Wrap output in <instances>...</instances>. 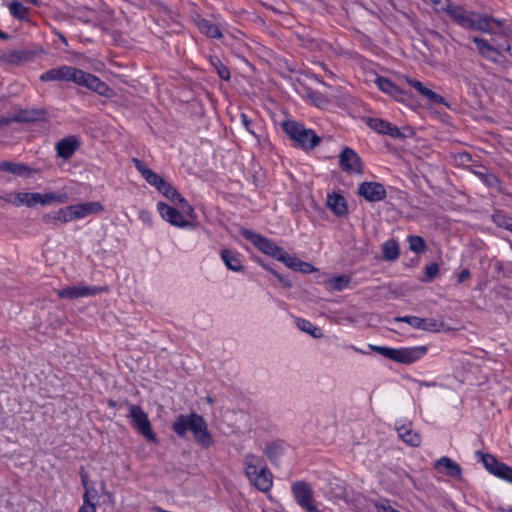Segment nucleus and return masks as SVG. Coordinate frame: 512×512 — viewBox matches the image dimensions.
Instances as JSON below:
<instances>
[{"label": "nucleus", "mask_w": 512, "mask_h": 512, "mask_svg": "<svg viewBox=\"0 0 512 512\" xmlns=\"http://www.w3.org/2000/svg\"><path fill=\"white\" fill-rule=\"evenodd\" d=\"M277 260L283 262L288 268H290V269H292L294 271L297 270V267H298V265L300 263V259H298L295 256H291V255L287 254L283 250L279 254Z\"/></svg>", "instance_id": "nucleus-46"}, {"label": "nucleus", "mask_w": 512, "mask_h": 512, "mask_svg": "<svg viewBox=\"0 0 512 512\" xmlns=\"http://www.w3.org/2000/svg\"><path fill=\"white\" fill-rule=\"evenodd\" d=\"M73 207L76 219H81L91 214H98L103 211V206L100 202L79 203L74 204Z\"/></svg>", "instance_id": "nucleus-30"}, {"label": "nucleus", "mask_w": 512, "mask_h": 512, "mask_svg": "<svg viewBox=\"0 0 512 512\" xmlns=\"http://www.w3.org/2000/svg\"><path fill=\"white\" fill-rule=\"evenodd\" d=\"M375 83L381 91L387 94H390L392 96H398L402 94L401 89L398 86H396L392 81L385 77H377Z\"/></svg>", "instance_id": "nucleus-41"}, {"label": "nucleus", "mask_w": 512, "mask_h": 512, "mask_svg": "<svg viewBox=\"0 0 512 512\" xmlns=\"http://www.w3.org/2000/svg\"><path fill=\"white\" fill-rule=\"evenodd\" d=\"M241 123L242 125L245 127V129L250 133L252 134L253 136L256 137V133L255 131L251 128V125H252V121L248 118V116L244 113H241Z\"/></svg>", "instance_id": "nucleus-51"}, {"label": "nucleus", "mask_w": 512, "mask_h": 512, "mask_svg": "<svg viewBox=\"0 0 512 512\" xmlns=\"http://www.w3.org/2000/svg\"><path fill=\"white\" fill-rule=\"evenodd\" d=\"M434 468L454 478H460L462 474L460 465L447 456L439 458L434 463Z\"/></svg>", "instance_id": "nucleus-24"}, {"label": "nucleus", "mask_w": 512, "mask_h": 512, "mask_svg": "<svg viewBox=\"0 0 512 512\" xmlns=\"http://www.w3.org/2000/svg\"><path fill=\"white\" fill-rule=\"evenodd\" d=\"M327 205L338 216L347 214L346 200L340 194H329L327 197Z\"/></svg>", "instance_id": "nucleus-33"}, {"label": "nucleus", "mask_w": 512, "mask_h": 512, "mask_svg": "<svg viewBox=\"0 0 512 512\" xmlns=\"http://www.w3.org/2000/svg\"><path fill=\"white\" fill-rule=\"evenodd\" d=\"M370 349L390 360L411 364L426 355L428 348L426 346H415L406 348H389L384 346L370 345Z\"/></svg>", "instance_id": "nucleus-1"}, {"label": "nucleus", "mask_w": 512, "mask_h": 512, "mask_svg": "<svg viewBox=\"0 0 512 512\" xmlns=\"http://www.w3.org/2000/svg\"><path fill=\"white\" fill-rule=\"evenodd\" d=\"M485 468L496 477L512 483V467L499 462L493 455L480 453Z\"/></svg>", "instance_id": "nucleus-8"}, {"label": "nucleus", "mask_w": 512, "mask_h": 512, "mask_svg": "<svg viewBox=\"0 0 512 512\" xmlns=\"http://www.w3.org/2000/svg\"><path fill=\"white\" fill-rule=\"evenodd\" d=\"M399 438L412 447H418L421 444V436L414 431L411 422H406L396 426Z\"/></svg>", "instance_id": "nucleus-23"}, {"label": "nucleus", "mask_w": 512, "mask_h": 512, "mask_svg": "<svg viewBox=\"0 0 512 512\" xmlns=\"http://www.w3.org/2000/svg\"><path fill=\"white\" fill-rule=\"evenodd\" d=\"M244 466L245 475L251 484L254 482V477L260 476L261 468H267L264 459L254 454H247L244 457Z\"/></svg>", "instance_id": "nucleus-21"}, {"label": "nucleus", "mask_w": 512, "mask_h": 512, "mask_svg": "<svg viewBox=\"0 0 512 512\" xmlns=\"http://www.w3.org/2000/svg\"><path fill=\"white\" fill-rule=\"evenodd\" d=\"M409 248L416 254L424 253L427 250V245L425 240L418 235H410L407 238Z\"/></svg>", "instance_id": "nucleus-42"}, {"label": "nucleus", "mask_w": 512, "mask_h": 512, "mask_svg": "<svg viewBox=\"0 0 512 512\" xmlns=\"http://www.w3.org/2000/svg\"><path fill=\"white\" fill-rule=\"evenodd\" d=\"M501 24V21L493 17L473 11L467 29L478 30L489 34H495L501 28Z\"/></svg>", "instance_id": "nucleus-7"}, {"label": "nucleus", "mask_w": 512, "mask_h": 512, "mask_svg": "<svg viewBox=\"0 0 512 512\" xmlns=\"http://www.w3.org/2000/svg\"><path fill=\"white\" fill-rule=\"evenodd\" d=\"M252 485L261 492H269L273 486V476L269 469L261 468L260 476L254 477Z\"/></svg>", "instance_id": "nucleus-32"}, {"label": "nucleus", "mask_w": 512, "mask_h": 512, "mask_svg": "<svg viewBox=\"0 0 512 512\" xmlns=\"http://www.w3.org/2000/svg\"><path fill=\"white\" fill-rule=\"evenodd\" d=\"M436 10L445 12L455 23L463 28H468L473 12L467 11L464 7L450 0H444V5H442L441 8H436Z\"/></svg>", "instance_id": "nucleus-9"}, {"label": "nucleus", "mask_w": 512, "mask_h": 512, "mask_svg": "<svg viewBox=\"0 0 512 512\" xmlns=\"http://www.w3.org/2000/svg\"><path fill=\"white\" fill-rule=\"evenodd\" d=\"M157 210L161 217L173 226L179 228H186L192 226L191 222L185 219L183 213L169 206L166 203L159 202L157 204Z\"/></svg>", "instance_id": "nucleus-14"}, {"label": "nucleus", "mask_w": 512, "mask_h": 512, "mask_svg": "<svg viewBox=\"0 0 512 512\" xmlns=\"http://www.w3.org/2000/svg\"><path fill=\"white\" fill-rule=\"evenodd\" d=\"M382 255L386 261H394L400 255L399 244L395 239H389L382 244Z\"/></svg>", "instance_id": "nucleus-36"}, {"label": "nucleus", "mask_w": 512, "mask_h": 512, "mask_svg": "<svg viewBox=\"0 0 512 512\" xmlns=\"http://www.w3.org/2000/svg\"><path fill=\"white\" fill-rule=\"evenodd\" d=\"M395 320L398 322H405L416 329L430 332H438L443 326L442 323H438L436 320L420 318L417 316H402L397 317Z\"/></svg>", "instance_id": "nucleus-17"}, {"label": "nucleus", "mask_w": 512, "mask_h": 512, "mask_svg": "<svg viewBox=\"0 0 512 512\" xmlns=\"http://www.w3.org/2000/svg\"><path fill=\"white\" fill-rule=\"evenodd\" d=\"M218 75L223 80H228L230 78V72L227 67H225L223 64H219L217 67Z\"/></svg>", "instance_id": "nucleus-53"}, {"label": "nucleus", "mask_w": 512, "mask_h": 512, "mask_svg": "<svg viewBox=\"0 0 512 512\" xmlns=\"http://www.w3.org/2000/svg\"><path fill=\"white\" fill-rule=\"evenodd\" d=\"M190 431L193 433L196 442L203 448H209L214 444L213 436L209 432L207 423L202 416L194 417Z\"/></svg>", "instance_id": "nucleus-13"}, {"label": "nucleus", "mask_w": 512, "mask_h": 512, "mask_svg": "<svg viewBox=\"0 0 512 512\" xmlns=\"http://www.w3.org/2000/svg\"><path fill=\"white\" fill-rule=\"evenodd\" d=\"M405 80L411 87L417 90L421 96H423L430 102L435 104H443L445 106L448 105L446 100L441 95H438L431 89L425 87L420 81L410 78H405Z\"/></svg>", "instance_id": "nucleus-26"}, {"label": "nucleus", "mask_w": 512, "mask_h": 512, "mask_svg": "<svg viewBox=\"0 0 512 512\" xmlns=\"http://www.w3.org/2000/svg\"><path fill=\"white\" fill-rule=\"evenodd\" d=\"M81 481L84 486V488L88 487V475L86 473H81Z\"/></svg>", "instance_id": "nucleus-59"}, {"label": "nucleus", "mask_w": 512, "mask_h": 512, "mask_svg": "<svg viewBox=\"0 0 512 512\" xmlns=\"http://www.w3.org/2000/svg\"><path fill=\"white\" fill-rule=\"evenodd\" d=\"M470 277V272L465 269V270H462L458 276V281L459 282H463L465 281L466 279H468Z\"/></svg>", "instance_id": "nucleus-58"}, {"label": "nucleus", "mask_w": 512, "mask_h": 512, "mask_svg": "<svg viewBox=\"0 0 512 512\" xmlns=\"http://www.w3.org/2000/svg\"><path fill=\"white\" fill-rule=\"evenodd\" d=\"M241 235L249 240L253 245L260 250L262 253L269 255L274 258H278L282 251V248L278 246L274 241L248 229H242Z\"/></svg>", "instance_id": "nucleus-5"}, {"label": "nucleus", "mask_w": 512, "mask_h": 512, "mask_svg": "<svg viewBox=\"0 0 512 512\" xmlns=\"http://www.w3.org/2000/svg\"><path fill=\"white\" fill-rule=\"evenodd\" d=\"M133 162L135 164V167L137 168V170L141 173V175L143 177L146 175L145 171H150L151 170V169L147 168L144 165V163L141 160H139V159L134 158Z\"/></svg>", "instance_id": "nucleus-54"}, {"label": "nucleus", "mask_w": 512, "mask_h": 512, "mask_svg": "<svg viewBox=\"0 0 512 512\" xmlns=\"http://www.w3.org/2000/svg\"><path fill=\"white\" fill-rule=\"evenodd\" d=\"M78 512H96V506L94 503L85 504L84 502Z\"/></svg>", "instance_id": "nucleus-55"}, {"label": "nucleus", "mask_w": 512, "mask_h": 512, "mask_svg": "<svg viewBox=\"0 0 512 512\" xmlns=\"http://www.w3.org/2000/svg\"><path fill=\"white\" fill-rule=\"evenodd\" d=\"M197 416L198 414L196 413H191L189 415H179L173 423V431L180 437L185 436L187 431L191 430L194 417Z\"/></svg>", "instance_id": "nucleus-29"}, {"label": "nucleus", "mask_w": 512, "mask_h": 512, "mask_svg": "<svg viewBox=\"0 0 512 512\" xmlns=\"http://www.w3.org/2000/svg\"><path fill=\"white\" fill-rule=\"evenodd\" d=\"M283 129L303 149H312L320 142V138L312 129H307L296 121L284 122Z\"/></svg>", "instance_id": "nucleus-2"}, {"label": "nucleus", "mask_w": 512, "mask_h": 512, "mask_svg": "<svg viewBox=\"0 0 512 512\" xmlns=\"http://www.w3.org/2000/svg\"><path fill=\"white\" fill-rule=\"evenodd\" d=\"M108 405L112 408L116 407V401L114 400H108Z\"/></svg>", "instance_id": "nucleus-63"}, {"label": "nucleus", "mask_w": 512, "mask_h": 512, "mask_svg": "<svg viewBox=\"0 0 512 512\" xmlns=\"http://www.w3.org/2000/svg\"><path fill=\"white\" fill-rule=\"evenodd\" d=\"M103 291H106L105 288L96 287V286H88L85 284H79L76 286L66 287L60 290H57V295L63 299H78L83 297L94 296Z\"/></svg>", "instance_id": "nucleus-10"}, {"label": "nucleus", "mask_w": 512, "mask_h": 512, "mask_svg": "<svg viewBox=\"0 0 512 512\" xmlns=\"http://www.w3.org/2000/svg\"><path fill=\"white\" fill-rule=\"evenodd\" d=\"M221 258L228 269L236 272L242 270L243 266L238 253L233 252L229 249H223L221 251Z\"/></svg>", "instance_id": "nucleus-34"}, {"label": "nucleus", "mask_w": 512, "mask_h": 512, "mask_svg": "<svg viewBox=\"0 0 512 512\" xmlns=\"http://www.w3.org/2000/svg\"><path fill=\"white\" fill-rule=\"evenodd\" d=\"M506 229L510 232H512V220H509L506 225H505Z\"/></svg>", "instance_id": "nucleus-62"}, {"label": "nucleus", "mask_w": 512, "mask_h": 512, "mask_svg": "<svg viewBox=\"0 0 512 512\" xmlns=\"http://www.w3.org/2000/svg\"><path fill=\"white\" fill-rule=\"evenodd\" d=\"M405 80L411 87L417 90L421 96H423L430 102L435 104H443L445 106L448 105L446 100L441 95H438L431 89L425 87L420 81L410 78H405Z\"/></svg>", "instance_id": "nucleus-27"}, {"label": "nucleus", "mask_w": 512, "mask_h": 512, "mask_svg": "<svg viewBox=\"0 0 512 512\" xmlns=\"http://www.w3.org/2000/svg\"><path fill=\"white\" fill-rule=\"evenodd\" d=\"M341 169L349 174H361L363 166L359 155L351 148H344L339 155Z\"/></svg>", "instance_id": "nucleus-12"}, {"label": "nucleus", "mask_w": 512, "mask_h": 512, "mask_svg": "<svg viewBox=\"0 0 512 512\" xmlns=\"http://www.w3.org/2000/svg\"><path fill=\"white\" fill-rule=\"evenodd\" d=\"M291 493L295 502L305 512H323L318 507L314 497V490L308 482L304 480L294 482L291 485Z\"/></svg>", "instance_id": "nucleus-3"}, {"label": "nucleus", "mask_w": 512, "mask_h": 512, "mask_svg": "<svg viewBox=\"0 0 512 512\" xmlns=\"http://www.w3.org/2000/svg\"><path fill=\"white\" fill-rule=\"evenodd\" d=\"M351 282V277L348 275H339L329 277L324 281V284L329 290L342 291L347 288Z\"/></svg>", "instance_id": "nucleus-35"}, {"label": "nucleus", "mask_w": 512, "mask_h": 512, "mask_svg": "<svg viewBox=\"0 0 512 512\" xmlns=\"http://www.w3.org/2000/svg\"><path fill=\"white\" fill-rule=\"evenodd\" d=\"M472 41L476 44L479 53L488 60H495L492 54H500L502 51H508L510 49L509 44H500L495 47L488 43L487 40L479 37H473Z\"/></svg>", "instance_id": "nucleus-20"}, {"label": "nucleus", "mask_w": 512, "mask_h": 512, "mask_svg": "<svg viewBox=\"0 0 512 512\" xmlns=\"http://www.w3.org/2000/svg\"><path fill=\"white\" fill-rule=\"evenodd\" d=\"M297 327L310 335H312L315 338H319L322 336V333L318 327L313 325L310 321L298 318L296 320Z\"/></svg>", "instance_id": "nucleus-43"}, {"label": "nucleus", "mask_w": 512, "mask_h": 512, "mask_svg": "<svg viewBox=\"0 0 512 512\" xmlns=\"http://www.w3.org/2000/svg\"><path fill=\"white\" fill-rule=\"evenodd\" d=\"M80 147V141L76 136H68L61 139L56 144V152L57 156L67 160L72 157V155L77 151Z\"/></svg>", "instance_id": "nucleus-22"}, {"label": "nucleus", "mask_w": 512, "mask_h": 512, "mask_svg": "<svg viewBox=\"0 0 512 512\" xmlns=\"http://www.w3.org/2000/svg\"><path fill=\"white\" fill-rule=\"evenodd\" d=\"M15 122H37L45 120V111L38 109H25L14 115Z\"/></svg>", "instance_id": "nucleus-31"}, {"label": "nucleus", "mask_w": 512, "mask_h": 512, "mask_svg": "<svg viewBox=\"0 0 512 512\" xmlns=\"http://www.w3.org/2000/svg\"><path fill=\"white\" fill-rule=\"evenodd\" d=\"M366 124L372 130L380 134L389 135L393 138H400L403 136L398 127L380 118H367Z\"/></svg>", "instance_id": "nucleus-19"}, {"label": "nucleus", "mask_w": 512, "mask_h": 512, "mask_svg": "<svg viewBox=\"0 0 512 512\" xmlns=\"http://www.w3.org/2000/svg\"><path fill=\"white\" fill-rule=\"evenodd\" d=\"M296 271H300L303 273H311V272L315 271V268L310 263L300 260V263H299Z\"/></svg>", "instance_id": "nucleus-52"}, {"label": "nucleus", "mask_w": 512, "mask_h": 512, "mask_svg": "<svg viewBox=\"0 0 512 512\" xmlns=\"http://www.w3.org/2000/svg\"><path fill=\"white\" fill-rule=\"evenodd\" d=\"M68 200L66 193L45 192L41 193L40 205L63 204Z\"/></svg>", "instance_id": "nucleus-39"}, {"label": "nucleus", "mask_w": 512, "mask_h": 512, "mask_svg": "<svg viewBox=\"0 0 512 512\" xmlns=\"http://www.w3.org/2000/svg\"><path fill=\"white\" fill-rule=\"evenodd\" d=\"M0 39H2V40H8V39H9V36H8V34H6V33L2 32V31L0 30Z\"/></svg>", "instance_id": "nucleus-61"}, {"label": "nucleus", "mask_w": 512, "mask_h": 512, "mask_svg": "<svg viewBox=\"0 0 512 512\" xmlns=\"http://www.w3.org/2000/svg\"><path fill=\"white\" fill-rule=\"evenodd\" d=\"M0 201H4L16 207L26 206L27 192H9L0 196Z\"/></svg>", "instance_id": "nucleus-40"}, {"label": "nucleus", "mask_w": 512, "mask_h": 512, "mask_svg": "<svg viewBox=\"0 0 512 512\" xmlns=\"http://www.w3.org/2000/svg\"><path fill=\"white\" fill-rule=\"evenodd\" d=\"M9 11L15 18L20 20L25 19L28 15V9L17 1L9 4Z\"/></svg>", "instance_id": "nucleus-44"}, {"label": "nucleus", "mask_w": 512, "mask_h": 512, "mask_svg": "<svg viewBox=\"0 0 512 512\" xmlns=\"http://www.w3.org/2000/svg\"><path fill=\"white\" fill-rule=\"evenodd\" d=\"M41 193L38 192H27L26 207L32 208L40 205Z\"/></svg>", "instance_id": "nucleus-48"}, {"label": "nucleus", "mask_w": 512, "mask_h": 512, "mask_svg": "<svg viewBox=\"0 0 512 512\" xmlns=\"http://www.w3.org/2000/svg\"><path fill=\"white\" fill-rule=\"evenodd\" d=\"M79 69L72 66H60L58 68L50 69L44 72L40 79L41 81H68L76 84Z\"/></svg>", "instance_id": "nucleus-11"}, {"label": "nucleus", "mask_w": 512, "mask_h": 512, "mask_svg": "<svg viewBox=\"0 0 512 512\" xmlns=\"http://www.w3.org/2000/svg\"><path fill=\"white\" fill-rule=\"evenodd\" d=\"M197 26H198L200 32L208 37L216 38V39L222 38V33H221L220 29L218 28V26H216L215 24H213L211 21H209L207 19H200L197 22Z\"/></svg>", "instance_id": "nucleus-38"}, {"label": "nucleus", "mask_w": 512, "mask_h": 512, "mask_svg": "<svg viewBox=\"0 0 512 512\" xmlns=\"http://www.w3.org/2000/svg\"><path fill=\"white\" fill-rule=\"evenodd\" d=\"M439 273V265L435 262L428 264L424 270V276L420 278L421 282H431Z\"/></svg>", "instance_id": "nucleus-45"}, {"label": "nucleus", "mask_w": 512, "mask_h": 512, "mask_svg": "<svg viewBox=\"0 0 512 512\" xmlns=\"http://www.w3.org/2000/svg\"><path fill=\"white\" fill-rule=\"evenodd\" d=\"M129 417L132 419V426L148 441L156 442V434L153 432L148 415L144 410L134 404L127 403Z\"/></svg>", "instance_id": "nucleus-4"}, {"label": "nucleus", "mask_w": 512, "mask_h": 512, "mask_svg": "<svg viewBox=\"0 0 512 512\" xmlns=\"http://www.w3.org/2000/svg\"><path fill=\"white\" fill-rule=\"evenodd\" d=\"M358 194L369 202H378L386 197V190L380 183L363 182L358 187Z\"/></svg>", "instance_id": "nucleus-16"}, {"label": "nucleus", "mask_w": 512, "mask_h": 512, "mask_svg": "<svg viewBox=\"0 0 512 512\" xmlns=\"http://www.w3.org/2000/svg\"><path fill=\"white\" fill-rule=\"evenodd\" d=\"M423 385H425V386L429 387V386H434V385H435V383H423Z\"/></svg>", "instance_id": "nucleus-64"}, {"label": "nucleus", "mask_w": 512, "mask_h": 512, "mask_svg": "<svg viewBox=\"0 0 512 512\" xmlns=\"http://www.w3.org/2000/svg\"><path fill=\"white\" fill-rule=\"evenodd\" d=\"M28 59V53L24 50H12L0 55V61L5 64H19Z\"/></svg>", "instance_id": "nucleus-37"}, {"label": "nucleus", "mask_w": 512, "mask_h": 512, "mask_svg": "<svg viewBox=\"0 0 512 512\" xmlns=\"http://www.w3.org/2000/svg\"><path fill=\"white\" fill-rule=\"evenodd\" d=\"M98 496L97 490L90 485L85 488V493L83 495V499L85 504L92 503V500L96 499Z\"/></svg>", "instance_id": "nucleus-49"}, {"label": "nucleus", "mask_w": 512, "mask_h": 512, "mask_svg": "<svg viewBox=\"0 0 512 512\" xmlns=\"http://www.w3.org/2000/svg\"><path fill=\"white\" fill-rule=\"evenodd\" d=\"M405 80L411 87L417 90L421 96H423L430 102L435 104H443L445 106L448 105L446 100L441 95H438L431 89L425 87L420 81L410 78H405Z\"/></svg>", "instance_id": "nucleus-25"}, {"label": "nucleus", "mask_w": 512, "mask_h": 512, "mask_svg": "<svg viewBox=\"0 0 512 512\" xmlns=\"http://www.w3.org/2000/svg\"><path fill=\"white\" fill-rule=\"evenodd\" d=\"M0 171L8 172L20 177H31L41 172L38 168H33L24 163L13 161H0Z\"/></svg>", "instance_id": "nucleus-18"}, {"label": "nucleus", "mask_w": 512, "mask_h": 512, "mask_svg": "<svg viewBox=\"0 0 512 512\" xmlns=\"http://www.w3.org/2000/svg\"><path fill=\"white\" fill-rule=\"evenodd\" d=\"M338 491L335 493L336 498H346V489L343 485H338L336 488Z\"/></svg>", "instance_id": "nucleus-56"}, {"label": "nucleus", "mask_w": 512, "mask_h": 512, "mask_svg": "<svg viewBox=\"0 0 512 512\" xmlns=\"http://www.w3.org/2000/svg\"><path fill=\"white\" fill-rule=\"evenodd\" d=\"M74 212H75V210H74L73 205H70V206H67L64 208H60L58 211H56L52 215L51 214L46 215L44 217V219L46 222L53 223V224H57V222L67 223V222L77 220Z\"/></svg>", "instance_id": "nucleus-28"}, {"label": "nucleus", "mask_w": 512, "mask_h": 512, "mask_svg": "<svg viewBox=\"0 0 512 512\" xmlns=\"http://www.w3.org/2000/svg\"><path fill=\"white\" fill-rule=\"evenodd\" d=\"M146 175L144 176V179L152 186H154L157 190L163 184L164 179L155 173L154 171H145Z\"/></svg>", "instance_id": "nucleus-47"}, {"label": "nucleus", "mask_w": 512, "mask_h": 512, "mask_svg": "<svg viewBox=\"0 0 512 512\" xmlns=\"http://www.w3.org/2000/svg\"><path fill=\"white\" fill-rule=\"evenodd\" d=\"M158 191L162 193L166 198L170 199L174 203L180 204V207L184 214L189 218H195L194 208L183 198V196L177 192L167 181H163V184L158 188Z\"/></svg>", "instance_id": "nucleus-15"}, {"label": "nucleus", "mask_w": 512, "mask_h": 512, "mask_svg": "<svg viewBox=\"0 0 512 512\" xmlns=\"http://www.w3.org/2000/svg\"><path fill=\"white\" fill-rule=\"evenodd\" d=\"M308 96L311 101L318 107H322L328 103V100L324 96L316 92H311L308 94Z\"/></svg>", "instance_id": "nucleus-50"}, {"label": "nucleus", "mask_w": 512, "mask_h": 512, "mask_svg": "<svg viewBox=\"0 0 512 512\" xmlns=\"http://www.w3.org/2000/svg\"><path fill=\"white\" fill-rule=\"evenodd\" d=\"M76 84L88 88L100 96L112 97L113 90L97 76L79 69Z\"/></svg>", "instance_id": "nucleus-6"}, {"label": "nucleus", "mask_w": 512, "mask_h": 512, "mask_svg": "<svg viewBox=\"0 0 512 512\" xmlns=\"http://www.w3.org/2000/svg\"><path fill=\"white\" fill-rule=\"evenodd\" d=\"M434 5H438L439 8H441L442 5H444V2L442 3V0H429Z\"/></svg>", "instance_id": "nucleus-60"}, {"label": "nucleus", "mask_w": 512, "mask_h": 512, "mask_svg": "<svg viewBox=\"0 0 512 512\" xmlns=\"http://www.w3.org/2000/svg\"><path fill=\"white\" fill-rule=\"evenodd\" d=\"M12 122H15L14 116H10V117L2 116V117H0V126L1 125H9Z\"/></svg>", "instance_id": "nucleus-57"}]
</instances>
